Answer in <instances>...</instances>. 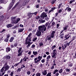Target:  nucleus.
I'll use <instances>...</instances> for the list:
<instances>
[{
	"label": "nucleus",
	"mask_w": 76,
	"mask_h": 76,
	"mask_svg": "<svg viewBox=\"0 0 76 76\" xmlns=\"http://www.w3.org/2000/svg\"><path fill=\"white\" fill-rule=\"evenodd\" d=\"M50 16H49V18L47 17V13H45V12H43L41 14V15L40 16V18H42L41 19H40V20H41L42 19H45L47 21H48L50 19Z\"/></svg>",
	"instance_id": "obj_1"
},
{
	"label": "nucleus",
	"mask_w": 76,
	"mask_h": 76,
	"mask_svg": "<svg viewBox=\"0 0 76 76\" xmlns=\"http://www.w3.org/2000/svg\"><path fill=\"white\" fill-rule=\"evenodd\" d=\"M3 67H4V68L5 69L4 72H6V71L8 70H9L10 68L9 66L7 65V62L5 63V64Z\"/></svg>",
	"instance_id": "obj_2"
},
{
	"label": "nucleus",
	"mask_w": 76,
	"mask_h": 76,
	"mask_svg": "<svg viewBox=\"0 0 76 76\" xmlns=\"http://www.w3.org/2000/svg\"><path fill=\"white\" fill-rule=\"evenodd\" d=\"M72 41H70L69 42H67L66 43H65L64 44V46L62 45V49L63 50H64L65 48H67V46H69L70 45V44L71 43Z\"/></svg>",
	"instance_id": "obj_3"
},
{
	"label": "nucleus",
	"mask_w": 76,
	"mask_h": 76,
	"mask_svg": "<svg viewBox=\"0 0 76 76\" xmlns=\"http://www.w3.org/2000/svg\"><path fill=\"white\" fill-rule=\"evenodd\" d=\"M69 34H68L64 35V38H65V40L68 39L70 37V35H69Z\"/></svg>",
	"instance_id": "obj_4"
},
{
	"label": "nucleus",
	"mask_w": 76,
	"mask_h": 76,
	"mask_svg": "<svg viewBox=\"0 0 76 76\" xmlns=\"http://www.w3.org/2000/svg\"><path fill=\"white\" fill-rule=\"evenodd\" d=\"M41 35V32L39 30H37V32L36 34V35H37V37H39Z\"/></svg>",
	"instance_id": "obj_5"
},
{
	"label": "nucleus",
	"mask_w": 76,
	"mask_h": 76,
	"mask_svg": "<svg viewBox=\"0 0 76 76\" xmlns=\"http://www.w3.org/2000/svg\"><path fill=\"white\" fill-rule=\"evenodd\" d=\"M67 28H68V26L67 25H65V26L63 27V30L64 31V32H66L67 31Z\"/></svg>",
	"instance_id": "obj_6"
},
{
	"label": "nucleus",
	"mask_w": 76,
	"mask_h": 76,
	"mask_svg": "<svg viewBox=\"0 0 76 76\" xmlns=\"http://www.w3.org/2000/svg\"><path fill=\"white\" fill-rule=\"evenodd\" d=\"M37 59H38V60H37V61H34V63H37L38 62H39L41 61V56H39L38 57H37Z\"/></svg>",
	"instance_id": "obj_7"
},
{
	"label": "nucleus",
	"mask_w": 76,
	"mask_h": 76,
	"mask_svg": "<svg viewBox=\"0 0 76 76\" xmlns=\"http://www.w3.org/2000/svg\"><path fill=\"white\" fill-rule=\"evenodd\" d=\"M47 70H44L42 72V73L43 75L44 76H45V75H47Z\"/></svg>",
	"instance_id": "obj_8"
},
{
	"label": "nucleus",
	"mask_w": 76,
	"mask_h": 76,
	"mask_svg": "<svg viewBox=\"0 0 76 76\" xmlns=\"http://www.w3.org/2000/svg\"><path fill=\"white\" fill-rule=\"evenodd\" d=\"M56 33V31H53L51 33V34L50 35V37L52 38H54V34Z\"/></svg>",
	"instance_id": "obj_9"
},
{
	"label": "nucleus",
	"mask_w": 76,
	"mask_h": 76,
	"mask_svg": "<svg viewBox=\"0 0 76 76\" xmlns=\"http://www.w3.org/2000/svg\"><path fill=\"white\" fill-rule=\"evenodd\" d=\"M46 29H47V27L45 25L42 26V29L41 30L42 31H46Z\"/></svg>",
	"instance_id": "obj_10"
},
{
	"label": "nucleus",
	"mask_w": 76,
	"mask_h": 76,
	"mask_svg": "<svg viewBox=\"0 0 76 76\" xmlns=\"http://www.w3.org/2000/svg\"><path fill=\"white\" fill-rule=\"evenodd\" d=\"M13 4H12V2H11L10 4V6H9V10H10L12 9V7H13Z\"/></svg>",
	"instance_id": "obj_11"
},
{
	"label": "nucleus",
	"mask_w": 76,
	"mask_h": 76,
	"mask_svg": "<svg viewBox=\"0 0 76 76\" xmlns=\"http://www.w3.org/2000/svg\"><path fill=\"white\" fill-rule=\"evenodd\" d=\"M22 68H21L19 67L18 68V69H17L16 72L17 73H19V72H20Z\"/></svg>",
	"instance_id": "obj_12"
},
{
	"label": "nucleus",
	"mask_w": 76,
	"mask_h": 76,
	"mask_svg": "<svg viewBox=\"0 0 76 76\" xmlns=\"http://www.w3.org/2000/svg\"><path fill=\"white\" fill-rule=\"evenodd\" d=\"M22 63V59L20 60V62H19L17 64H15L14 65V66L15 67H16L17 66H18V65L19 64H20V63Z\"/></svg>",
	"instance_id": "obj_13"
},
{
	"label": "nucleus",
	"mask_w": 76,
	"mask_h": 76,
	"mask_svg": "<svg viewBox=\"0 0 76 76\" xmlns=\"http://www.w3.org/2000/svg\"><path fill=\"white\" fill-rule=\"evenodd\" d=\"M64 34L63 33L62 34H61L59 36V37H60L61 38V39H63V38H64Z\"/></svg>",
	"instance_id": "obj_14"
},
{
	"label": "nucleus",
	"mask_w": 76,
	"mask_h": 76,
	"mask_svg": "<svg viewBox=\"0 0 76 76\" xmlns=\"http://www.w3.org/2000/svg\"><path fill=\"white\" fill-rule=\"evenodd\" d=\"M6 51L7 52H9L10 51V48L9 47H7L6 48Z\"/></svg>",
	"instance_id": "obj_15"
},
{
	"label": "nucleus",
	"mask_w": 76,
	"mask_h": 76,
	"mask_svg": "<svg viewBox=\"0 0 76 76\" xmlns=\"http://www.w3.org/2000/svg\"><path fill=\"white\" fill-rule=\"evenodd\" d=\"M7 27L8 28H11V27H12V25L11 24H9L7 25Z\"/></svg>",
	"instance_id": "obj_16"
},
{
	"label": "nucleus",
	"mask_w": 76,
	"mask_h": 76,
	"mask_svg": "<svg viewBox=\"0 0 76 76\" xmlns=\"http://www.w3.org/2000/svg\"><path fill=\"white\" fill-rule=\"evenodd\" d=\"M11 23L13 24H16V20H12L11 21Z\"/></svg>",
	"instance_id": "obj_17"
},
{
	"label": "nucleus",
	"mask_w": 76,
	"mask_h": 76,
	"mask_svg": "<svg viewBox=\"0 0 76 76\" xmlns=\"http://www.w3.org/2000/svg\"><path fill=\"white\" fill-rule=\"evenodd\" d=\"M30 0H25L24 2V3L25 4H25H27V3H28L29 1Z\"/></svg>",
	"instance_id": "obj_18"
},
{
	"label": "nucleus",
	"mask_w": 76,
	"mask_h": 76,
	"mask_svg": "<svg viewBox=\"0 0 76 76\" xmlns=\"http://www.w3.org/2000/svg\"><path fill=\"white\" fill-rule=\"evenodd\" d=\"M14 39V37H11L10 39L9 40V41L10 42H12L13 41Z\"/></svg>",
	"instance_id": "obj_19"
},
{
	"label": "nucleus",
	"mask_w": 76,
	"mask_h": 76,
	"mask_svg": "<svg viewBox=\"0 0 76 76\" xmlns=\"http://www.w3.org/2000/svg\"><path fill=\"white\" fill-rule=\"evenodd\" d=\"M56 1L57 0H52L50 2L52 4H54L55 1Z\"/></svg>",
	"instance_id": "obj_20"
},
{
	"label": "nucleus",
	"mask_w": 76,
	"mask_h": 76,
	"mask_svg": "<svg viewBox=\"0 0 76 76\" xmlns=\"http://www.w3.org/2000/svg\"><path fill=\"white\" fill-rule=\"evenodd\" d=\"M24 30V28H20L18 30V32H23V31Z\"/></svg>",
	"instance_id": "obj_21"
},
{
	"label": "nucleus",
	"mask_w": 76,
	"mask_h": 76,
	"mask_svg": "<svg viewBox=\"0 0 76 76\" xmlns=\"http://www.w3.org/2000/svg\"><path fill=\"white\" fill-rule=\"evenodd\" d=\"M50 58H51V56H50V55L48 56L46 58L47 61H48L49 60V59H50Z\"/></svg>",
	"instance_id": "obj_22"
},
{
	"label": "nucleus",
	"mask_w": 76,
	"mask_h": 76,
	"mask_svg": "<svg viewBox=\"0 0 76 76\" xmlns=\"http://www.w3.org/2000/svg\"><path fill=\"white\" fill-rule=\"evenodd\" d=\"M4 67L3 66L2 67V68H1V69L0 70V72L1 73H2V72H4Z\"/></svg>",
	"instance_id": "obj_23"
},
{
	"label": "nucleus",
	"mask_w": 76,
	"mask_h": 76,
	"mask_svg": "<svg viewBox=\"0 0 76 76\" xmlns=\"http://www.w3.org/2000/svg\"><path fill=\"white\" fill-rule=\"evenodd\" d=\"M39 68H42L43 67V64L40 63L39 66Z\"/></svg>",
	"instance_id": "obj_24"
},
{
	"label": "nucleus",
	"mask_w": 76,
	"mask_h": 76,
	"mask_svg": "<svg viewBox=\"0 0 76 76\" xmlns=\"http://www.w3.org/2000/svg\"><path fill=\"white\" fill-rule=\"evenodd\" d=\"M42 26H39L38 27V29L39 30V31H41V29H42Z\"/></svg>",
	"instance_id": "obj_25"
},
{
	"label": "nucleus",
	"mask_w": 76,
	"mask_h": 76,
	"mask_svg": "<svg viewBox=\"0 0 76 76\" xmlns=\"http://www.w3.org/2000/svg\"><path fill=\"white\" fill-rule=\"evenodd\" d=\"M51 23V22L50 23H49V22H48L46 23L45 25V26L46 27H47V26H48V25H50V24Z\"/></svg>",
	"instance_id": "obj_26"
},
{
	"label": "nucleus",
	"mask_w": 76,
	"mask_h": 76,
	"mask_svg": "<svg viewBox=\"0 0 76 76\" xmlns=\"http://www.w3.org/2000/svg\"><path fill=\"white\" fill-rule=\"evenodd\" d=\"M33 53L34 56H36V55H37V54H38V52L37 51L35 52L34 51L33 52Z\"/></svg>",
	"instance_id": "obj_27"
},
{
	"label": "nucleus",
	"mask_w": 76,
	"mask_h": 76,
	"mask_svg": "<svg viewBox=\"0 0 76 76\" xmlns=\"http://www.w3.org/2000/svg\"><path fill=\"white\" fill-rule=\"evenodd\" d=\"M6 58L7 59L9 60V59H10V58H11V56H6Z\"/></svg>",
	"instance_id": "obj_28"
},
{
	"label": "nucleus",
	"mask_w": 76,
	"mask_h": 76,
	"mask_svg": "<svg viewBox=\"0 0 76 76\" xmlns=\"http://www.w3.org/2000/svg\"><path fill=\"white\" fill-rule=\"evenodd\" d=\"M22 48H19V49L18 50V53H20V52L21 51V50H22Z\"/></svg>",
	"instance_id": "obj_29"
},
{
	"label": "nucleus",
	"mask_w": 76,
	"mask_h": 76,
	"mask_svg": "<svg viewBox=\"0 0 76 76\" xmlns=\"http://www.w3.org/2000/svg\"><path fill=\"white\" fill-rule=\"evenodd\" d=\"M20 19L19 18H18L17 20L16 21V23H18V22H19V21H20Z\"/></svg>",
	"instance_id": "obj_30"
},
{
	"label": "nucleus",
	"mask_w": 76,
	"mask_h": 76,
	"mask_svg": "<svg viewBox=\"0 0 76 76\" xmlns=\"http://www.w3.org/2000/svg\"><path fill=\"white\" fill-rule=\"evenodd\" d=\"M53 52L52 53L53 54H56L57 53V50H56V49H55L53 50Z\"/></svg>",
	"instance_id": "obj_31"
},
{
	"label": "nucleus",
	"mask_w": 76,
	"mask_h": 76,
	"mask_svg": "<svg viewBox=\"0 0 76 76\" xmlns=\"http://www.w3.org/2000/svg\"><path fill=\"white\" fill-rule=\"evenodd\" d=\"M63 69H61L58 72L59 73H61L63 72Z\"/></svg>",
	"instance_id": "obj_32"
},
{
	"label": "nucleus",
	"mask_w": 76,
	"mask_h": 76,
	"mask_svg": "<svg viewBox=\"0 0 76 76\" xmlns=\"http://www.w3.org/2000/svg\"><path fill=\"white\" fill-rule=\"evenodd\" d=\"M32 13H28V16L29 17H32Z\"/></svg>",
	"instance_id": "obj_33"
},
{
	"label": "nucleus",
	"mask_w": 76,
	"mask_h": 76,
	"mask_svg": "<svg viewBox=\"0 0 76 76\" xmlns=\"http://www.w3.org/2000/svg\"><path fill=\"white\" fill-rule=\"evenodd\" d=\"M56 24V23H55V22L53 21V22H52V25L51 26H52V27H53V26L54 25H55V24Z\"/></svg>",
	"instance_id": "obj_34"
},
{
	"label": "nucleus",
	"mask_w": 76,
	"mask_h": 76,
	"mask_svg": "<svg viewBox=\"0 0 76 76\" xmlns=\"http://www.w3.org/2000/svg\"><path fill=\"white\" fill-rule=\"evenodd\" d=\"M4 41L6 42H9V39L6 38V39H5Z\"/></svg>",
	"instance_id": "obj_35"
},
{
	"label": "nucleus",
	"mask_w": 76,
	"mask_h": 76,
	"mask_svg": "<svg viewBox=\"0 0 76 76\" xmlns=\"http://www.w3.org/2000/svg\"><path fill=\"white\" fill-rule=\"evenodd\" d=\"M48 39V40H51V36L50 37H48V36L47 37H46V39Z\"/></svg>",
	"instance_id": "obj_36"
},
{
	"label": "nucleus",
	"mask_w": 76,
	"mask_h": 76,
	"mask_svg": "<svg viewBox=\"0 0 76 76\" xmlns=\"http://www.w3.org/2000/svg\"><path fill=\"white\" fill-rule=\"evenodd\" d=\"M36 76H41V74L39 72H37L36 74Z\"/></svg>",
	"instance_id": "obj_37"
},
{
	"label": "nucleus",
	"mask_w": 76,
	"mask_h": 76,
	"mask_svg": "<svg viewBox=\"0 0 76 76\" xmlns=\"http://www.w3.org/2000/svg\"><path fill=\"white\" fill-rule=\"evenodd\" d=\"M76 37L75 36H73L72 38V39L71 41V42L72 41H73V40H75V39H76Z\"/></svg>",
	"instance_id": "obj_38"
},
{
	"label": "nucleus",
	"mask_w": 76,
	"mask_h": 76,
	"mask_svg": "<svg viewBox=\"0 0 76 76\" xmlns=\"http://www.w3.org/2000/svg\"><path fill=\"white\" fill-rule=\"evenodd\" d=\"M45 22V20H42L41 21H40V23H44Z\"/></svg>",
	"instance_id": "obj_39"
},
{
	"label": "nucleus",
	"mask_w": 76,
	"mask_h": 76,
	"mask_svg": "<svg viewBox=\"0 0 76 76\" xmlns=\"http://www.w3.org/2000/svg\"><path fill=\"white\" fill-rule=\"evenodd\" d=\"M4 16L3 15L1 16L0 17V21L1 20H2L3 19Z\"/></svg>",
	"instance_id": "obj_40"
},
{
	"label": "nucleus",
	"mask_w": 76,
	"mask_h": 76,
	"mask_svg": "<svg viewBox=\"0 0 76 76\" xmlns=\"http://www.w3.org/2000/svg\"><path fill=\"white\" fill-rule=\"evenodd\" d=\"M63 4L62 3H61V4H59L58 6V9H60L61 7V5Z\"/></svg>",
	"instance_id": "obj_41"
},
{
	"label": "nucleus",
	"mask_w": 76,
	"mask_h": 76,
	"mask_svg": "<svg viewBox=\"0 0 76 76\" xmlns=\"http://www.w3.org/2000/svg\"><path fill=\"white\" fill-rule=\"evenodd\" d=\"M37 39V37H36L35 38H33V39L32 40V41H33V42H35L36 40Z\"/></svg>",
	"instance_id": "obj_42"
},
{
	"label": "nucleus",
	"mask_w": 76,
	"mask_h": 76,
	"mask_svg": "<svg viewBox=\"0 0 76 76\" xmlns=\"http://www.w3.org/2000/svg\"><path fill=\"white\" fill-rule=\"evenodd\" d=\"M12 20H16V17H12Z\"/></svg>",
	"instance_id": "obj_43"
},
{
	"label": "nucleus",
	"mask_w": 76,
	"mask_h": 76,
	"mask_svg": "<svg viewBox=\"0 0 76 76\" xmlns=\"http://www.w3.org/2000/svg\"><path fill=\"white\" fill-rule=\"evenodd\" d=\"M56 9H57V8H56V7H53L51 8V10H52L53 11H54V10H55Z\"/></svg>",
	"instance_id": "obj_44"
},
{
	"label": "nucleus",
	"mask_w": 76,
	"mask_h": 76,
	"mask_svg": "<svg viewBox=\"0 0 76 76\" xmlns=\"http://www.w3.org/2000/svg\"><path fill=\"white\" fill-rule=\"evenodd\" d=\"M21 67L22 68V69H23V68H25V65L23 64H22Z\"/></svg>",
	"instance_id": "obj_45"
},
{
	"label": "nucleus",
	"mask_w": 76,
	"mask_h": 76,
	"mask_svg": "<svg viewBox=\"0 0 76 76\" xmlns=\"http://www.w3.org/2000/svg\"><path fill=\"white\" fill-rule=\"evenodd\" d=\"M26 57V56L25 57H24V58L23 59H22V61L24 60V61H26V59L25 58Z\"/></svg>",
	"instance_id": "obj_46"
},
{
	"label": "nucleus",
	"mask_w": 76,
	"mask_h": 76,
	"mask_svg": "<svg viewBox=\"0 0 76 76\" xmlns=\"http://www.w3.org/2000/svg\"><path fill=\"white\" fill-rule=\"evenodd\" d=\"M56 45L53 46L52 47V50H54V48H56Z\"/></svg>",
	"instance_id": "obj_47"
},
{
	"label": "nucleus",
	"mask_w": 76,
	"mask_h": 76,
	"mask_svg": "<svg viewBox=\"0 0 76 76\" xmlns=\"http://www.w3.org/2000/svg\"><path fill=\"white\" fill-rule=\"evenodd\" d=\"M67 11V12H70L71 11V8H68Z\"/></svg>",
	"instance_id": "obj_48"
},
{
	"label": "nucleus",
	"mask_w": 76,
	"mask_h": 76,
	"mask_svg": "<svg viewBox=\"0 0 76 76\" xmlns=\"http://www.w3.org/2000/svg\"><path fill=\"white\" fill-rule=\"evenodd\" d=\"M22 55V54H21V53L20 52L18 53V56H20Z\"/></svg>",
	"instance_id": "obj_49"
},
{
	"label": "nucleus",
	"mask_w": 76,
	"mask_h": 76,
	"mask_svg": "<svg viewBox=\"0 0 76 76\" xmlns=\"http://www.w3.org/2000/svg\"><path fill=\"white\" fill-rule=\"evenodd\" d=\"M53 54V55L52 56V58H54L55 57H56V54L54 53Z\"/></svg>",
	"instance_id": "obj_50"
},
{
	"label": "nucleus",
	"mask_w": 76,
	"mask_h": 76,
	"mask_svg": "<svg viewBox=\"0 0 76 76\" xmlns=\"http://www.w3.org/2000/svg\"><path fill=\"white\" fill-rule=\"evenodd\" d=\"M65 70L66 71V72H70V69H68L67 68L66 69H65Z\"/></svg>",
	"instance_id": "obj_51"
},
{
	"label": "nucleus",
	"mask_w": 76,
	"mask_h": 76,
	"mask_svg": "<svg viewBox=\"0 0 76 76\" xmlns=\"http://www.w3.org/2000/svg\"><path fill=\"white\" fill-rule=\"evenodd\" d=\"M4 0H1L0 1V3H4Z\"/></svg>",
	"instance_id": "obj_52"
},
{
	"label": "nucleus",
	"mask_w": 76,
	"mask_h": 76,
	"mask_svg": "<svg viewBox=\"0 0 76 76\" xmlns=\"http://www.w3.org/2000/svg\"><path fill=\"white\" fill-rule=\"evenodd\" d=\"M69 67H72V66H73V63H71L69 64Z\"/></svg>",
	"instance_id": "obj_53"
},
{
	"label": "nucleus",
	"mask_w": 76,
	"mask_h": 76,
	"mask_svg": "<svg viewBox=\"0 0 76 76\" xmlns=\"http://www.w3.org/2000/svg\"><path fill=\"white\" fill-rule=\"evenodd\" d=\"M61 12H62V10H59L58 11V13H60Z\"/></svg>",
	"instance_id": "obj_54"
},
{
	"label": "nucleus",
	"mask_w": 76,
	"mask_h": 76,
	"mask_svg": "<svg viewBox=\"0 0 76 76\" xmlns=\"http://www.w3.org/2000/svg\"><path fill=\"white\" fill-rule=\"evenodd\" d=\"M10 36L9 35V34L8 35H7V38L9 39V38H10Z\"/></svg>",
	"instance_id": "obj_55"
},
{
	"label": "nucleus",
	"mask_w": 76,
	"mask_h": 76,
	"mask_svg": "<svg viewBox=\"0 0 76 76\" xmlns=\"http://www.w3.org/2000/svg\"><path fill=\"white\" fill-rule=\"evenodd\" d=\"M41 61L42 62V63H44V62H45V59H43V60H42Z\"/></svg>",
	"instance_id": "obj_56"
},
{
	"label": "nucleus",
	"mask_w": 76,
	"mask_h": 76,
	"mask_svg": "<svg viewBox=\"0 0 76 76\" xmlns=\"http://www.w3.org/2000/svg\"><path fill=\"white\" fill-rule=\"evenodd\" d=\"M75 0H72V1H70L69 2V4H72L73 3V2H74Z\"/></svg>",
	"instance_id": "obj_57"
},
{
	"label": "nucleus",
	"mask_w": 76,
	"mask_h": 76,
	"mask_svg": "<svg viewBox=\"0 0 76 76\" xmlns=\"http://www.w3.org/2000/svg\"><path fill=\"white\" fill-rule=\"evenodd\" d=\"M27 74L28 75H29L31 74V72L29 71H27Z\"/></svg>",
	"instance_id": "obj_58"
},
{
	"label": "nucleus",
	"mask_w": 76,
	"mask_h": 76,
	"mask_svg": "<svg viewBox=\"0 0 76 76\" xmlns=\"http://www.w3.org/2000/svg\"><path fill=\"white\" fill-rule=\"evenodd\" d=\"M13 71L11 72L10 74V75L11 76H13Z\"/></svg>",
	"instance_id": "obj_59"
},
{
	"label": "nucleus",
	"mask_w": 76,
	"mask_h": 76,
	"mask_svg": "<svg viewBox=\"0 0 76 76\" xmlns=\"http://www.w3.org/2000/svg\"><path fill=\"white\" fill-rule=\"evenodd\" d=\"M43 45V44L42 43H39V46L40 47H41V46H42Z\"/></svg>",
	"instance_id": "obj_60"
},
{
	"label": "nucleus",
	"mask_w": 76,
	"mask_h": 76,
	"mask_svg": "<svg viewBox=\"0 0 76 76\" xmlns=\"http://www.w3.org/2000/svg\"><path fill=\"white\" fill-rule=\"evenodd\" d=\"M48 76H51V72H48Z\"/></svg>",
	"instance_id": "obj_61"
},
{
	"label": "nucleus",
	"mask_w": 76,
	"mask_h": 76,
	"mask_svg": "<svg viewBox=\"0 0 76 76\" xmlns=\"http://www.w3.org/2000/svg\"><path fill=\"white\" fill-rule=\"evenodd\" d=\"M40 16H38L37 17H36V19H38L39 18H40Z\"/></svg>",
	"instance_id": "obj_62"
},
{
	"label": "nucleus",
	"mask_w": 76,
	"mask_h": 76,
	"mask_svg": "<svg viewBox=\"0 0 76 76\" xmlns=\"http://www.w3.org/2000/svg\"><path fill=\"white\" fill-rule=\"evenodd\" d=\"M35 47V45H32L31 46V48H34Z\"/></svg>",
	"instance_id": "obj_63"
},
{
	"label": "nucleus",
	"mask_w": 76,
	"mask_h": 76,
	"mask_svg": "<svg viewBox=\"0 0 76 76\" xmlns=\"http://www.w3.org/2000/svg\"><path fill=\"white\" fill-rule=\"evenodd\" d=\"M14 47H16L18 46V44H17V43H15L14 44Z\"/></svg>",
	"instance_id": "obj_64"
}]
</instances>
